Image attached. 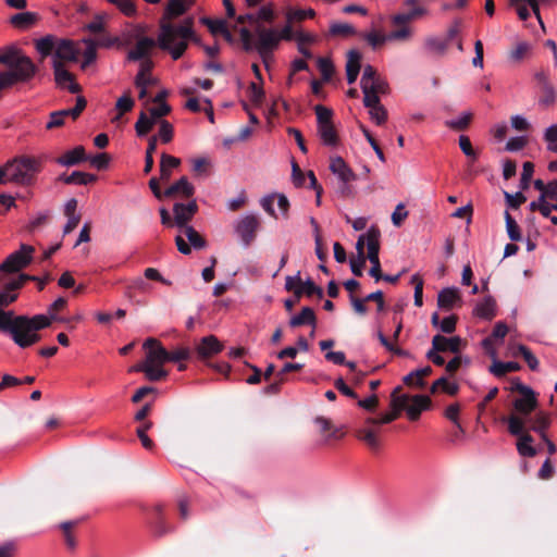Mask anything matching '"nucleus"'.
<instances>
[{
    "instance_id": "nucleus-1",
    "label": "nucleus",
    "mask_w": 557,
    "mask_h": 557,
    "mask_svg": "<svg viewBox=\"0 0 557 557\" xmlns=\"http://www.w3.org/2000/svg\"><path fill=\"white\" fill-rule=\"evenodd\" d=\"M189 5L188 0H170L160 20L158 47L169 52L173 60H178L183 57L189 41L198 40L191 17L185 18L180 24L172 22L173 18L185 14Z\"/></svg>"
},
{
    "instance_id": "nucleus-2",
    "label": "nucleus",
    "mask_w": 557,
    "mask_h": 557,
    "mask_svg": "<svg viewBox=\"0 0 557 557\" xmlns=\"http://www.w3.org/2000/svg\"><path fill=\"white\" fill-rule=\"evenodd\" d=\"M0 65L8 67L0 72V92L16 84L29 82L38 71L32 59L15 47L0 52Z\"/></svg>"
},
{
    "instance_id": "nucleus-3",
    "label": "nucleus",
    "mask_w": 557,
    "mask_h": 557,
    "mask_svg": "<svg viewBox=\"0 0 557 557\" xmlns=\"http://www.w3.org/2000/svg\"><path fill=\"white\" fill-rule=\"evenodd\" d=\"M44 159L22 154L8 161L9 180L12 183L29 186L35 183L36 176L42 170Z\"/></svg>"
},
{
    "instance_id": "nucleus-4",
    "label": "nucleus",
    "mask_w": 557,
    "mask_h": 557,
    "mask_svg": "<svg viewBox=\"0 0 557 557\" xmlns=\"http://www.w3.org/2000/svg\"><path fill=\"white\" fill-rule=\"evenodd\" d=\"M59 320L55 314L50 317L45 314H36L33 317L17 315L18 333L22 338L20 348H27L41 339L39 331L47 329L51 325L52 321Z\"/></svg>"
},
{
    "instance_id": "nucleus-5",
    "label": "nucleus",
    "mask_w": 557,
    "mask_h": 557,
    "mask_svg": "<svg viewBox=\"0 0 557 557\" xmlns=\"http://www.w3.org/2000/svg\"><path fill=\"white\" fill-rule=\"evenodd\" d=\"M255 34L257 36L256 51L260 55L264 65L268 66L270 59L273 57L274 50H276L280 45L278 38L276 37V29L257 25L255 27Z\"/></svg>"
},
{
    "instance_id": "nucleus-6",
    "label": "nucleus",
    "mask_w": 557,
    "mask_h": 557,
    "mask_svg": "<svg viewBox=\"0 0 557 557\" xmlns=\"http://www.w3.org/2000/svg\"><path fill=\"white\" fill-rule=\"evenodd\" d=\"M380 236L381 232L376 226H371L367 232V248L368 255L366 256V260L368 259L371 263V269L369 274L375 278V281H380L383 277V273L381 270L380 262Z\"/></svg>"
},
{
    "instance_id": "nucleus-7",
    "label": "nucleus",
    "mask_w": 557,
    "mask_h": 557,
    "mask_svg": "<svg viewBox=\"0 0 557 557\" xmlns=\"http://www.w3.org/2000/svg\"><path fill=\"white\" fill-rule=\"evenodd\" d=\"M35 248L33 246L22 244L21 249L14 251L1 263L0 271L3 273H15L26 268L33 260Z\"/></svg>"
},
{
    "instance_id": "nucleus-8",
    "label": "nucleus",
    "mask_w": 557,
    "mask_h": 557,
    "mask_svg": "<svg viewBox=\"0 0 557 557\" xmlns=\"http://www.w3.org/2000/svg\"><path fill=\"white\" fill-rule=\"evenodd\" d=\"M260 226L261 221L255 214H247L237 221L235 232L245 247H249L255 242Z\"/></svg>"
},
{
    "instance_id": "nucleus-9",
    "label": "nucleus",
    "mask_w": 557,
    "mask_h": 557,
    "mask_svg": "<svg viewBox=\"0 0 557 557\" xmlns=\"http://www.w3.org/2000/svg\"><path fill=\"white\" fill-rule=\"evenodd\" d=\"M143 347L148 349L146 362L156 366H162L169 362V351L162 346L160 341L154 337H148Z\"/></svg>"
},
{
    "instance_id": "nucleus-10",
    "label": "nucleus",
    "mask_w": 557,
    "mask_h": 557,
    "mask_svg": "<svg viewBox=\"0 0 557 557\" xmlns=\"http://www.w3.org/2000/svg\"><path fill=\"white\" fill-rule=\"evenodd\" d=\"M27 280H37V276L29 274H20L17 278H14L4 284V289L0 292V307H7L17 299L16 290L21 289Z\"/></svg>"
},
{
    "instance_id": "nucleus-11",
    "label": "nucleus",
    "mask_w": 557,
    "mask_h": 557,
    "mask_svg": "<svg viewBox=\"0 0 557 557\" xmlns=\"http://www.w3.org/2000/svg\"><path fill=\"white\" fill-rule=\"evenodd\" d=\"M54 81L59 87L67 88L71 94H78L82 87L74 81V75L65 70L63 63L53 60L52 63Z\"/></svg>"
},
{
    "instance_id": "nucleus-12",
    "label": "nucleus",
    "mask_w": 557,
    "mask_h": 557,
    "mask_svg": "<svg viewBox=\"0 0 557 557\" xmlns=\"http://www.w3.org/2000/svg\"><path fill=\"white\" fill-rule=\"evenodd\" d=\"M548 0H510V7H512L521 21H527L532 12L535 14L540 24L543 26V22L540 14V4L547 2Z\"/></svg>"
},
{
    "instance_id": "nucleus-13",
    "label": "nucleus",
    "mask_w": 557,
    "mask_h": 557,
    "mask_svg": "<svg viewBox=\"0 0 557 557\" xmlns=\"http://www.w3.org/2000/svg\"><path fill=\"white\" fill-rule=\"evenodd\" d=\"M0 332L8 333L17 346L23 343L18 333L17 315L11 310L0 309Z\"/></svg>"
},
{
    "instance_id": "nucleus-14",
    "label": "nucleus",
    "mask_w": 557,
    "mask_h": 557,
    "mask_svg": "<svg viewBox=\"0 0 557 557\" xmlns=\"http://www.w3.org/2000/svg\"><path fill=\"white\" fill-rule=\"evenodd\" d=\"M224 348V345L214 335H208L200 339L196 346V352L199 359L205 360L211 358Z\"/></svg>"
},
{
    "instance_id": "nucleus-15",
    "label": "nucleus",
    "mask_w": 557,
    "mask_h": 557,
    "mask_svg": "<svg viewBox=\"0 0 557 557\" xmlns=\"http://www.w3.org/2000/svg\"><path fill=\"white\" fill-rule=\"evenodd\" d=\"M534 78L540 87L541 97L540 104L548 107L555 102V89L549 82L548 74L545 71L535 73Z\"/></svg>"
},
{
    "instance_id": "nucleus-16",
    "label": "nucleus",
    "mask_w": 557,
    "mask_h": 557,
    "mask_svg": "<svg viewBox=\"0 0 557 557\" xmlns=\"http://www.w3.org/2000/svg\"><path fill=\"white\" fill-rule=\"evenodd\" d=\"M158 46V39L154 40L150 37H140L138 38L134 49L129 50L127 53L128 61H140L149 58L150 51Z\"/></svg>"
},
{
    "instance_id": "nucleus-17",
    "label": "nucleus",
    "mask_w": 557,
    "mask_h": 557,
    "mask_svg": "<svg viewBox=\"0 0 557 557\" xmlns=\"http://www.w3.org/2000/svg\"><path fill=\"white\" fill-rule=\"evenodd\" d=\"M195 194V187L193 184L189 183L188 178L186 176H182L178 181H176L174 184H172L170 187H168L163 195L166 198H185L189 199Z\"/></svg>"
},
{
    "instance_id": "nucleus-18",
    "label": "nucleus",
    "mask_w": 557,
    "mask_h": 557,
    "mask_svg": "<svg viewBox=\"0 0 557 557\" xmlns=\"http://www.w3.org/2000/svg\"><path fill=\"white\" fill-rule=\"evenodd\" d=\"M463 344V341L459 336L445 337L441 334H436L432 338L434 350H441L444 352L449 351L458 354L462 349Z\"/></svg>"
},
{
    "instance_id": "nucleus-19",
    "label": "nucleus",
    "mask_w": 557,
    "mask_h": 557,
    "mask_svg": "<svg viewBox=\"0 0 557 557\" xmlns=\"http://www.w3.org/2000/svg\"><path fill=\"white\" fill-rule=\"evenodd\" d=\"M79 50L76 48L74 41L69 39H59L54 52V60L61 61H77Z\"/></svg>"
},
{
    "instance_id": "nucleus-20",
    "label": "nucleus",
    "mask_w": 557,
    "mask_h": 557,
    "mask_svg": "<svg viewBox=\"0 0 557 557\" xmlns=\"http://www.w3.org/2000/svg\"><path fill=\"white\" fill-rule=\"evenodd\" d=\"M113 39L109 37H101L97 41L92 39H85L84 42L87 45V48L84 52V60L82 62V69L85 70L88 65L95 62L97 58V46L110 47L113 45Z\"/></svg>"
},
{
    "instance_id": "nucleus-21",
    "label": "nucleus",
    "mask_w": 557,
    "mask_h": 557,
    "mask_svg": "<svg viewBox=\"0 0 557 557\" xmlns=\"http://www.w3.org/2000/svg\"><path fill=\"white\" fill-rule=\"evenodd\" d=\"M330 170L342 183H350L356 180V174L341 157L331 159Z\"/></svg>"
},
{
    "instance_id": "nucleus-22",
    "label": "nucleus",
    "mask_w": 557,
    "mask_h": 557,
    "mask_svg": "<svg viewBox=\"0 0 557 557\" xmlns=\"http://www.w3.org/2000/svg\"><path fill=\"white\" fill-rule=\"evenodd\" d=\"M411 404L408 403L406 411L408 418L411 421H416L420 418V414L423 410H426L431 406V399L425 395H414L411 397Z\"/></svg>"
},
{
    "instance_id": "nucleus-23",
    "label": "nucleus",
    "mask_w": 557,
    "mask_h": 557,
    "mask_svg": "<svg viewBox=\"0 0 557 557\" xmlns=\"http://www.w3.org/2000/svg\"><path fill=\"white\" fill-rule=\"evenodd\" d=\"M461 301L459 290L455 287L443 288L437 295L438 308L449 311L457 302Z\"/></svg>"
},
{
    "instance_id": "nucleus-24",
    "label": "nucleus",
    "mask_w": 557,
    "mask_h": 557,
    "mask_svg": "<svg viewBox=\"0 0 557 557\" xmlns=\"http://www.w3.org/2000/svg\"><path fill=\"white\" fill-rule=\"evenodd\" d=\"M537 404L535 393L531 392V394H525L520 398H516L513 401V408L518 413L527 417L536 409Z\"/></svg>"
},
{
    "instance_id": "nucleus-25",
    "label": "nucleus",
    "mask_w": 557,
    "mask_h": 557,
    "mask_svg": "<svg viewBox=\"0 0 557 557\" xmlns=\"http://www.w3.org/2000/svg\"><path fill=\"white\" fill-rule=\"evenodd\" d=\"M86 154L83 146H77L57 159V163L63 166H73L85 161Z\"/></svg>"
},
{
    "instance_id": "nucleus-26",
    "label": "nucleus",
    "mask_w": 557,
    "mask_h": 557,
    "mask_svg": "<svg viewBox=\"0 0 557 557\" xmlns=\"http://www.w3.org/2000/svg\"><path fill=\"white\" fill-rule=\"evenodd\" d=\"M311 325L315 327L317 325V317L312 308L304 307L299 314L294 315L289 320L290 327H299L302 325Z\"/></svg>"
},
{
    "instance_id": "nucleus-27",
    "label": "nucleus",
    "mask_w": 557,
    "mask_h": 557,
    "mask_svg": "<svg viewBox=\"0 0 557 557\" xmlns=\"http://www.w3.org/2000/svg\"><path fill=\"white\" fill-rule=\"evenodd\" d=\"M474 314L485 320H492L496 315V301L492 296H487L474 308Z\"/></svg>"
},
{
    "instance_id": "nucleus-28",
    "label": "nucleus",
    "mask_w": 557,
    "mask_h": 557,
    "mask_svg": "<svg viewBox=\"0 0 557 557\" xmlns=\"http://www.w3.org/2000/svg\"><path fill=\"white\" fill-rule=\"evenodd\" d=\"M97 176L95 174L85 173L81 171H74L72 174H61L58 177V181H61L65 184H77V185H87L97 181Z\"/></svg>"
},
{
    "instance_id": "nucleus-29",
    "label": "nucleus",
    "mask_w": 557,
    "mask_h": 557,
    "mask_svg": "<svg viewBox=\"0 0 557 557\" xmlns=\"http://www.w3.org/2000/svg\"><path fill=\"white\" fill-rule=\"evenodd\" d=\"M180 164L181 160L178 158L162 153L160 161V180L168 182L171 177V170L180 166Z\"/></svg>"
},
{
    "instance_id": "nucleus-30",
    "label": "nucleus",
    "mask_w": 557,
    "mask_h": 557,
    "mask_svg": "<svg viewBox=\"0 0 557 557\" xmlns=\"http://www.w3.org/2000/svg\"><path fill=\"white\" fill-rule=\"evenodd\" d=\"M318 134L325 146L336 147L339 144L338 134L332 124L318 127Z\"/></svg>"
},
{
    "instance_id": "nucleus-31",
    "label": "nucleus",
    "mask_w": 557,
    "mask_h": 557,
    "mask_svg": "<svg viewBox=\"0 0 557 557\" xmlns=\"http://www.w3.org/2000/svg\"><path fill=\"white\" fill-rule=\"evenodd\" d=\"M84 519H75L70 521H64L59 524L60 530L65 540V544L69 548L73 549L76 546V540L73 535V529L76 528Z\"/></svg>"
},
{
    "instance_id": "nucleus-32",
    "label": "nucleus",
    "mask_w": 557,
    "mask_h": 557,
    "mask_svg": "<svg viewBox=\"0 0 557 557\" xmlns=\"http://www.w3.org/2000/svg\"><path fill=\"white\" fill-rule=\"evenodd\" d=\"M58 40L52 35H47L38 40H36L35 46L37 51L41 54L42 58L50 55L53 51L55 52Z\"/></svg>"
},
{
    "instance_id": "nucleus-33",
    "label": "nucleus",
    "mask_w": 557,
    "mask_h": 557,
    "mask_svg": "<svg viewBox=\"0 0 557 557\" xmlns=\"http://www.w3.org/2000/svg\"><path fill=\"white\" fill-rule=\"evenodd\" d=\"M531 45L527 41H519L517 42L512 49L509 51V60L518 63L522 60L527 59L531 53Z\"/></svg>"
},
{
    "instance_id": "nucleus-34",
    "label": "nucleus",
    "mask_w": 557,
    "mask_h": 557,
    "mask_svg": "<svg viewBox=\"0 0 557 557\" xmlns=\"http://www.w3.org/2000/svg\"><path fill=\"white\" fill-rule=\"evenodd\" d=\"M521 369V366L518 362L509 361V362H502V361H494L492 366L490 367L491 373H493L497 377H502L506 375L509 372H516Z\"/></svg>"
},
{
    "instance_id": "nucleus-35",
    "label": "nucleus",
    "mask_w": 557,
    "mask_h": 557,
    "mask_svg": "<svg viewBox=\"0 0 557 557\" xmlns=\"http://www.w3.org/2000/svg\"><path fill=\"white\" fill-rule=\"evenodd\" d=\"M401 386H397L391 394V408L393 411L397 410L398 416L403 410H406L409 400L411 399L408 395H400Z\"/></svg>"
},
{
    "instance_id": "nucleus-36",
    "label": "nucleus",
    "mask_w": 557,
    "mask_h": 557,
    "mask_svg": "<svg viewBox=\"0 0 557 557\" xmlns=\"http://www.w3.org/2000/svg\"><path fill=\"white\" fill-rule=\"evenodd\" d=\"M533 437L530 434H522L517 441V450L522 457H534L536 449L532 446Z\"/></svg>"
},
{
    "instance_id": "nucleus-37",
    "label": "nucleus",
    "mask_w": 557,
    "mask_h": 557,
    "mask_svg": "<svg viewBox=\"0 0 557 557\" xmlns=\"http://www.w3.org/2000/svg\"><path fill=\"white\" fill-rule=\"evenodd\" d=\"M302 295L308 297L318 296L319 298L323 297V289L320 286H317L311 280H307L301 283L297 289H295V296L297 299H300Z\"/></svg>"
},
{
    "instance_id": "nucleus-38",
    "label": "nucleus",
    "mask_w": 557,
    "mask_h": 557,
    "mask_svg": "<svg viewBox=\"0 0 557 557\" xmlns=\"http://www.w3.org/2000/svg\"><path fill=\"white\" fill-rule=\"evenodd\" d=\"M37 21V15L33 12H22L11 17V24L16 28H28Z\"/></svg>"
},
{
    "instance_id": "nucleus-39",
    "label": "nucleus",
    "mask_w": 557,
    "mask_h": 557,
    "mask_svg": "<svg viewBox=\"0 0 557 557\" xmlns=\"http://www.w3.org/2000/svg\"><path fill=\"white\" fill-rule=\"evenodd\" d=\"M531 430L542 435L550 425V417L548 413L539 412L531 420Z\"/></svg>"
},
{
    "instance_id": "nucleus-40",
    "label": "nucleus",
    "mask_w": 557,
    "mask_h": 557,
    "mask_svg": "<svg viewBox=\"0 0 557 557\" xmlns=\"http://www.w3.org/2000/svg\"><path fill=\"white\" fill-rule=\"evenodd\" d=\"M154 123L156 120L152 116L148 117L145 112H140L139 117L135 124L137 136H146L152 129Z\"/></svg>"
},
{
    "instance_id": "nucleus-41",
    "label": "nucleus",
    "mask_w": 557,
    "mask_h": 557,
    "mask_svg": "<svg viewBox=\"0 0 557 557\" xmlns=\"http://www.w3.org/2000/svg\"><path fill=\"white\" fill-rule=\"evenodd\" d=\"M162 512L163 507L161 505L154 507L156 521L153 523V532L157 536H163L164 534L171 531V529L166 525L164 521Z\"/></svg>"
},
{
    "instance_id": "nucleus-42",
    "label": "nucleus",
    "mask_w": 557,
    "mask_h": 557,
    "mask_svg": "<svg viewBox=\"0 0 557 557\" xmlns=\"http://www.w3.org/2000/svg\"><path fill=\"white\" fill-rule=\"evenodd\" d=\"M183 232L195 249H202L207 246V240L193 226L183 228Z\"/></svg>"
},
{
    "instance_id": "nucleus-43",
    "label": "nucleus",
    "mask_w": 557,
    "mask_h": 557,
    "mask_svg": "<svg viewBox=\"0 0 557 557\" xmlns=\"http://www.w3.org/2000/svg\"><path fill=\"white\" fill-rule=\"evenodd\" d=\"M505 222L508 237L512 242H520L522 239L520 227L508 211L505 212Z\"/></svg>"
},
{
    "instance_id": "nucleus-44",
    "label": "nucleus",
    "mask_w": 557,
    "mask_h": 557,
    "mask_svg": "<svg viewBox=\"0 0 557 557\" xmlns=\"http://www.w3.org/2000/svg\"><path fill=\"white\" fill-rule=\"evenodd\" d=\"M356 34V28L347 23H332L330 25L331 36L348 37Z\"/></svg>"
},
{
    "instance_id": "nucleus-45",
    "label": "nucleus",
    "mask_w": 557,
    "mask_h": 557,
    "mask_svg": "<svg viewBox=\"0 0 557 557\" xmlns=\"http://www.w3.org/2000/svg\"><path fill=\"white\" fill-rule=\"evenodd\" d=\"M314 112L317 115L318 127L333 123L332 122L333 111L331 109H329L322 104H317L314 107Z\"/></svg>"
},
{
    "instance_id": "nucleus-46",
    "label": "nucleus",
    "mask_w": 557,
    "mask_h": 557,
    "mask_svg": "<svg viewBox=\"0 0 557 557\" xmlns=\"http://www.w3.org/2000/svg\"><path fill=\"white\" fill-rule=\"evenodd\" d=\"M508 422V431L511 435L520 437L524 433V421L516 416L511 414L507 419Z\"/></svg>"
},
{
    "instance_id": "nucleus-47",
    "label": "nucleus",
    "mask_w": 557,
    "mask_h": 557,
    "mask_svg": "<svg viewBox=\"0 0 557 557\" xmlns=\"http://www.w3.org/2000/svg\"><path fill=\"white\" fill-rule=\"evenodd\" d=\"M200 22L206 25L213 36L221 35L227 27L224 20H212L210 17H202Z\"/></svg>"
},
{
    "instance_id": "nucleus-48",
    "label": "nucleus",
    "mask_w": 557,
    "mask_h": 557,
    "mask_svg": "<svg viewBox=\"0 0 557 557\" xmlns=\"http://www.w3.org/2000/svg\"><path fill=\"white\" fill-rule=\"evenodd\" d=\"M162 366H156L147 363L145 369V375L149 381L157 382L168 376V371L161 368Z\"/></svg>"
},
{
    "instance_id": "nucleus-49",
    "label": "nucleus",
    "mask_w": 557,
    "mask_h": 557,
    "mask_svg": "<svg viewBox=\"0 0 557 557\" xmlns=\"http://www.w3.org/2000/svg\"><path fill=\"white\" fill-rule=\"evenodd\" d=\"M472 120V113L467 112L463 113L459 119L457 120H449L446 121L445 124L447 127L454 129V131H465L468 128Z\"/></svg>"
},
{
    "instance_id": "nucleus-50",
    "label": "nucleus",
    "mask_w": 557,
    "mask_h": 557,
    "mask_svg": "<svg viewBox=\"0 0 557 557\" xmlns=\"http://www.w3.org/2000/svg\"><path fill=\"white\" fill-rule=\"evenodd\" d=\"M361 53L351 49L347 52V62H346V71L360 72L361 69Z\"/></svg>"
},
{
    "instance_id": "nucleus-51",
    "label": "nucleus",
    "mask_w": 557,
    "mask_h": 557,
    "mask_svg": "<svg viewBox=\"0 0 557 557\" xmlns=\"http://www.w3.org/2000/svg\"><path fill=\"white\" fill-rule=\"evenodd\" d=\"M517 351H518V354H520L523 357V359L525 360V362L528 363L529 368L532 371H536L539 369L537 358L532 354V351L525 345L519 344L517 346Z\"/></svg>"
},
{
    "instance_id": "nucleus-52",
    "label": "nucleus",
    "mask_w": 557,
    "mask_h": 557,
    "mask_svg": "<svg viewBox=\"0 0 557 557\" xmlns=\"http://www.w3.org/2000/svg\"><path fill=\"white\" fill-rule=\"evenodd\" d=\"M448 45H449L448 40L436 38V37L428 38L425 41L426 48L430 51L437 53V54H443L446 51Z\"/></svg>"
},
{
    "instance_id": "nucleus-53",
    "label": "nucleus",
    "mask_w": 557,
    "mask_h": 557,
    "mask_svg": "<svg viewBox=\"0 0 557 557\" xmlns=\"http://www.w3.org/2000/svg\"><path fill=\"white\" fill-rule=\"evenodd\" d=\"M422 13H423L422 9H414L409 13L395 14L392 17V23L394 25H407L409 22H411L413 18L421 15Z\"/></svg>"
},
{
    "instance_id": "nucleus-54",
    "label": "nucleus",
    "mask_w": 557,
    "mask_h": 557,
    "mask_svg": "<svg viewBox=\"0 0 557 557\" xmlns=\"http://www.w3.org/2000/svg\"><path fill=\"white\" fill-rule=\"evenodd\" d=\"M174 213V224L180 228L188 227V223L193 220L190 214H187V211L181 210L176 208V203L173 206Z\"/></svg>"
},
{
    "instance_id": "nucleus-55",
    "label": "nucleus",
    "mask_w": 557,
    "mask_h": 557,
    "mask_svg": "<svg viewBox=\"0 0 557 557\" xmlns=\"http://www.w3.org/2000/svg\"><path fill=\"white\" fill-rule=\"evenodd\" d=\"M411 284L414 285V305L421 307L423 305V280L419 274L411 277Z\"/></svg>"
},
{
    "instance_id": "nucleus-56",
    "label": "nucleus",
    "mask_w": 557,
    "mask_h": 557,
    "mask_svg": "<svg viewBox=\"0 0 557 557\" xmlns=\"http://www.w3.org/2000/svg\"><path fill=\"white\" fill-rule=\"evenodd\" d=\"M362 37L368 41V44L373 48L376 49L381 47L385 41L388 40L387 35L380 34L377 32H370L367 34H363Z\"/></svg>"
},
{
    "instance_id": "nucleus-57",
    "label": "nucleus",
    "mask_w": 557,
    "mask_h": 557,
    "mask_svg": "<svg viewBox=\"0 0 557 557\" xmlns=\"http://www.w3.org/2000/svg\"><path fill=\"white\" fill-rule=\"evenodd\" d=\"M318 67L321 72L322 79L324 82H329L334 73V66L332 61L326 58H319Z\"/></svg>"
},
{
    "instance_id": "nucleus-58",
    "label": "nucleus",
    "mask_w": 557,
    "mask_h": 557,
    "mask_svg": "<svg viewBox=\"0 0 557 557\" xmlns=\"http://www.w3.org/2000/svg\"><path fill=\"white\" fill-rule=\"evenodd\" d=\"M114 4L123 14L133 16L136 13V7L133 0H108Z\"/></svg>"
},
{
    "instance_id": "nucleus-59",
    "label": "nucleus",
    "mask_w": 557,
    "mask_h": 557,
    "mask_svg": "<svg viewBox=\"0 0 557 557\" xmlns=\"http://www.w3.org/2000/svg\"><path fill=\"white\" fill-rule=\"evenodd\" d=\"M380 75L374 66L368 64L363 67V73L360 81L361 89L368 88V85L377 78Z\"/></svg>"
},
{
    "instance_id": "nucleus-60",
    "label": "nucleus",
    "mask_w": 557,
    "mask_h": 557,
    "mask_svg": "<svg viewBox=\"0 0 557 557\" xmlns=\"http://www.w3.org/2000/svg\"><path fill=\"white\" fill-rule=\"evenodd\" d=\"M534 173V164L530 161L523 163L521 178H520V187L522 189L529 188L531 178Z\"/></svg>"
},
{
    "instance_id": "nucleus-61",
    "label": "nucleus",
    "mask_w": 557,
    "mask_h": 557,
    "mask_svg": "<svg viewBox=\"0 0 557 557\" xmlns=\"http://www.w3.org/2000/svg\"><path fill=\"white\" fill-rule=\"evenodd\" d=\"M135 104L134 99L129 96V91L122 97H120L116 101L115 108L120 112V115L129 112Z\"/></svg>"
},
{
    "instance_id": "nucleus-62",
    "label": "nucleus",
    "mask_w": 557,
    "mask_h": 557,
    "mask_svg": "<svg viewBox=\"0 0 557 557\" xmlns=\"http://www.w3.org/2000/svg\"><path fill=\"white\" fill-rule=\"evenodd\" d=\"M248 90H249V97H250L251 102L255 106H261V103L264 99L263 89L260 86H258L256 83L252 82L249 84Z\"/></svg>"
},
{
    "instance_id": "nucleus-63",
    "label": "nucleus",
    "mask_w": 557,
    "mask_h": 557,
    "mask_svg": "<svg viewBox=\"0 0 557 557\" xmlns=\"http://www.w3.org/2000/svg\"><path fill=\"white\" fill-rule=\"evenodd\" d=\"M191 356V351L188 347H178L173 351H169V361L181 362L188 360Z\"/></svg>"
},
{
    "instance_id": "nucleus-64",
    "label": "nucleus",
    "mask_w": 557,
    "mask_h": 557,
    "mask_svg": "<svg viewBox=\"0 0 557 557\" xmlns=\"http://www.w3.org/2000/svg\"><path fill=\"white\" fill-rule=\"evenodd\" d=\"M544 139L548 143V149L557 152V124L549 126L545 131Z\"/></svg>"
}]
</instances>
